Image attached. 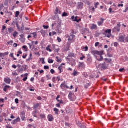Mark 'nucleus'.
Here are the masks:
<instances>
[{"mask_svg":"<svg viewBox=\"0 0 128 128\" xmlns=\"http://www.w3.org/2000/svg\"><path fill=\"white\" fill-rule=\"evenodd\" d=\"M66 38H68V42L72 44L76 40V36L74 35V31H73L70 35L66 36Z\"/></svg>","mask_w":128,"mask_h":128,"instance_id":"f257e3e1","label":"nucleus"},{"mask_svg":"<svg viewBox=\"0 0 128 128\" xmlns=\"http://www.w3.org/2000/svg\"><path fill=\"white\" fill-rule=\"evenodd\" d=\"M68 98L72 102H74L76 100V96H74V94L72 92H70L68 95Z\"/></svg>","mask_w":128,"mask_h":128,"instance_id":"f03ea898","label":"nucleus"},{"mask_svg":"<svg viewBox=\"0 0 128 128\" xmlns=\"http://www.w3.org/2000/svg\"><path fill=\"white\" fill-rule=\"evenodd\" d=\"M92 52L94 56L97 55V56H104L103 50H101V51L95 50V51H93Z\"/></svg>","mask_w":128,"mask_h":128,"instance_id":"7ed1b4c3","label":"nucleus"},{"mask_svg":"<svg viewBox=\"0 0 128 128\" xmlns=\"http://www.w3.org/2000/svg\"><path fill=\"white\" fill-rule=\"evenodd\" d=\"M105 34H106V36L108 38H110L112 36V30L108 29L106 30L105 32Z\"/></svg>","mask_w":128,"mask_h":128,"instance_id":"20e7f679","label":"nucleus"},{"mask_svg":"<svg viewBox=\"0 0 128 128\" xmlns=\"http://www.w3.org/2000/svg\"><path fill=\"white\" fill-rule=\"evenodd\" d=\"M85 68H86V64H84V63L80 62L78 64L79 70H84Z\"/></svg>","mask_w":128,"mask_h":128,"instance_id":"39448f33","label":"nucleus"},{"mask_svg":"<svg viewBox=\"0 0 128 128\" xmlns=\"http://www.w3.org/2000/svg\"><path fill=\"white\" fill-rule=\"evenodd\" d=\"M78 16H76L74 17V16H72L71 18V20L73 21V22H76L78 23L80 22H82V18H80L79 19Z\"/></svg>","mask_w":128,"mask_h":128,"instance_id":"423d86ee","label":"nucleus"},{"mask_svg":"<svg viewBox=\"0 0 128 128\" xmlns=\"http://www.w3.org/2000/svg\"><path fill=\"white\" fill-rule=\"evenodd\" d=\"M120 23L119 22L117 24V26L115 27L114 30H113V32H120Z\"/></svg>","mask_w":128,"mask_h":128,"instance_id":"0eeeda50","label":"nucleus"},{"mask_svg":"<svg viewBox=\"0 0 128 128\" xmlns=\"http://www.w3.org/2000/svg\"><path fill=\"white\" fill-rule=\"evenodd\" d=\"M90 28L92 30H97L98 28V25L96 24H90Z\"/></svg>","mask_w":128,"mask_h":128,"instance_id":"6e6552de","label":"nucleus"},{"mask_svg":"<svg viewBox=\"0 0 128 128\" xmlns=\"http://www.w3.org/2000/svg\"><path fill=\"white\" fill-rule=\"evenodd\" d=\"M100 66L103 70H107L108 68V64H106V62H104V64H100Z\"/></svg>","mask_w":128,"mask_h":128,"instance_id":"1a4fd4ad","label":"nucleus"},{"mask_svg":"<svg viewBox=\"0 0 128 128\" xmlns=\"http://www.w3.org/2000/svg\"><path fill=\"white\" fill-rule=\"evenodd\" d=\"M118 42H124V41L126 40V36H119Z\"/></svg>","mask_w":128,"mask_h":128,"instance_id":"9d476101","label":"nucleus"},{"mask_svg":"<svg viewBox=\"0 0 128 128\" xmlns=\"http://www.w3.org/2000/svg\"><path fill=\"white\" fill-rule=\"evenodd\" d=\"M4 82L7 84H10V82H12V80L10 79V78H4Z\"/></svg>","mask_w":128,"mask_h":128,"instance_id":"9b49d317","label":"nucleus"},{"mask_svg":"<svg viewBox=\"0 0 128 128\" xmlns=\"http://www.w3.org/2000/svg\"><path fill=\"white\" fill-rule=\"evenodd\" d=\"M100 20H101L100 22H97L98 26H102L106 20L104 19L103 18H100Z\"/></svg>","mask_w":128,"mask_h":128,"instance_id":"f8f14e48","label":"nucleus"},{"mask_svg":"<svg viewBox=\"0 0 128 128\" xmlns=\"http://www.w3.org/2000/svg\"><path fill=\"white\" fill-rule=\"evenodd\" d=\"M17 122H20V118L18 117L16 120H14L12 124H16Z\"/></svg>","mask_w":128,"mask_h":128,"instance_id":"ddd939ff","label":"nucleus"},{"mask_svg":"<svg viewBox=\"0 0 128 128\" xmlns=\"http://www.w3.org/2000/svg\"><path fill=\"white\" fill-rule=\"evenodd\" d=\"M60 88H62V90H64V88H70V87H68V86L64 84H62L61 85H60Z\"/></svg>","mask_w":128,"mask_h":128,"instance_id":"4468645a","label":"nucleus"},{"mask_svg":"<svg viewBox=\"0 0 128 128\" xmlns=\"http://www.w3.org/2000/svg\"><path fill=\"white\" fill-rule=\"evenodd\" d=\"M78 8L82 10L84 8V3L80 2L78 3Z\"/></svg>","mask_w":128,"mask_h":128,"instance_id":"2eb2a0df","label":"nucleus"},{"mask_svg":"<svg viewBox=\"0 0 128 128\" xmlns=\"http://www.w3.org/2000/svg\"><path fill=\"white\" fill-rule=\"evenodd\" d=\"M78 74H80V72L75 70H74V72L72 74V76H77Z\"/></svg>","mask_w":128,"mask_h":128,"instance_id":"dca6fc26","label":"nucleus"},{"mask_svg":"<svg viewBox=\"0 0 128 128\" xmlns=\"http://www.w3.org/2000/svg\"><path fill=\"white\" fill-rule=\"evenodd\" d=\"M62 66H66L65 64H60V66L58 67V69L60 70V74H62Z\"/></svg>","mask_w":128,"mask_h":128,"instance_id":"f3484780","label":"nucleus"},{"mask_svg":"<svg viewBox=\"0 0 128 128\" xmlns=\"http://www.w3.org/2000/svg\"><path fill=\"white\" fill-rule=\"evenodd\" d=\"M48 120H49V122H52V120H54V117H52V116L49 115L48 116Z\"/></svg>","mask_w":128,"mask_h":128,"instance_id":"a211bd4d","label":"nucleus"},{"mask_svg":"<svg viewBox=\"0 0 128 128\" xmlns=\"http://www.w3.org/2000/svg\"><path fill=\"white\" fill-rule=\"evenodd\" d=\"M8 88H10V86H6L4 87V91L5 92H7L8 90Z\"/></svg>","mask_w":128,"mask_h":128,"instance_id":"6ab92c4d","label":"nucleus"},{"mask_svg":"<svg viewBox=\"0 0 128 128\" xmlns=\"http://www.w3.org/2000/svg\"><path fill=\"white\" fill-rule=\"evenodd\" d=\"M14 53H11L10 54V58H13V60H16V58H14Z\"/></svg>","mask_w":128,"mask_h":128,"instance_id":"aec40b11","label":"nucleus"},{"mask_svg":"<svg viewBox=\"0 0 128 128\" xmlns=\"http://www.w3.org/2000/svg\"><path fill=\"white\" fill-rule=\"evenodd\" d=\"M50 48V45H48V47L46 48V50H48V52H52V50Z\"/></svg>","mask_w":128,"mask_h":128,"instance_id":"412c9836","label":"nucleus"},{"mask_svg":"<svg viewBox=\"0 0 128 128\" xmlns=\"http://www.w3.org/2000/svg\"><path fill=\"white\" fill-rule=\"evenodd\" d=\"M40 104H36L35 105H34V108L35 110H36V108H40Z\"/></svg>","mask_w":128,"mask_h":128,"instance_id":"4be33fe9","label":"nucleus"},{"mask_svg":"<svg viewBox=\"0 0 128 128\" xmlns=\"http://www.w3.org/2000/svg\"><path fill=\"white\" fill-rule=\"evenodd\" d=\"M98 62H102L104 60V57L102 56H100V58H97Z\"/></svg>","mask_w":128,"mask_h":128,"instance_id":"5701e85b","label":"nucleus"},{"mask_svg":"<svg viewBox=\"0 0 128 128\" xmlns=\"http://www.w3.org/2000/svg\"><path fill=\"white\" fill-rule=\"evenodd\" d=\"M56 60L57 62H62V59L58 58V56L56 57Z\"/></svg>","mask_w":128,"mask_h":128,"instance_id":"b1692460","label":"nucleus"},{"mask_svg":"<svg viewBox=\"0 0 128 128\" xmlns=\"http://www.w3.org/2000/svg\"><path fill=\"white\" fill-rule=\"evenodd\" d=\"M68 16V13L64 12L62 14V16L63 18H64L66 16Z\"/></svg>","mask_w":128,"mask_h":128,"instance_id":"393cba45","label":"nucleus"},{"mask_svg":"<svg viewBox=\"0 0 128 128\" xmlns=\"http://www.w3.org/2000/svg\"><path fill=\"white\" fill-rule=\"evenodd\" d=\"M56 14H61L60 11V10H58V8H56Z\"/></svg>","mask_w":128,"mask_h":128,"instance_id":"a878e982","label":"nucleus"},{"mask_svg":"<svg viewBox=\"0 0 128 128\" xmlns=\"http://www.w3.org/2000/svg\"><path fill=\"white\" fill-rule=\"evenodd\" d=\"M54 60L52 59L48 58V64H54Z\"/></svg>","mask_w":128,"mask_h":128,"instance_id":"bb28decb","label":"nucleus"},{"mask_svg":"<svg viewBox=\"0 0 128 128\" xmlns=\"http://www.w3.org/2000/svg\"><path fill=\"white\" fill-rule=\"evenodd\" d=\"M10 0H5L4 6H8V2H10Z\"/></svg>","mask_w":128,"mask_h":128,"instance_id":"cd10ccee","label":"nucleus"},{"mask_svg":"<svg viewBox=\"0 0 128 128\" xmlns=\"http://www.w3.org/2000/svg\"><path fill=\"white\" fill-rule=\"evenodd\" d=\"M8 32H10V34H12V32H14V28H8Z\"/></svg>","mask_w":128,"mask_h":128,"instance_id":"c85d7f7f","label":"nucleus"},{"mask_svg":"<svg viewBox=\"0 0 128 128\" xmlns=\"http://www.w3.org/2000/svg\"><path fill=\"white\" fill-rule=\"evenodd\" d=\"M0 58H1L2 60H4V53H0Z\"/></svg>","mask_w":128,"mask_h":128,"instance_id":"c756f323","label":"nucleus"},{"mask_svg":"<svg viewBox=\"0 0 128 128\" xmlns=\"http://www.w3.org/2000/svg\"><path fill=\"white\" fill-rule=\"evenodd\" d=\"M18 32H15L14 34H13V36L14 38H16V36H18Z\"/></svg>","mask_w":128,"mask_h":128,"instance_id":"7c9ffc66","label":"nucleus"},{"mask_svg":"<svg viewBox=\"0 0 128 128\" xmlns=\"http://www.w3.org/2000/svg\"><path fill=\"white\" fill-rule=\"evenodd\" d=\"M112 12L114 13V12H115L114 11H113V10H112V8H109V13H110V14H112Z\"/></svg>","mask_w":128,"mask_h":128,"instance_id":"2f4dec72","label":"nucleus"},{"mask_svg":"<svg viewBox=\"0 0 128 128\" xmlns=\"http://www.w3.org/2000/svg\"><path fill=\"white\" fill-rule=\"evenodd\" d=\"M40 62H42V63L43 64H46V62H44V58H40Z\"/></svg>","mask_w":128,"mask_h":128,"instance_id":"473e14b6","label":"nucleus"},{"mask_svg":"<svg viewBox=\"0 0 128 128\" xmlns=\"http://www.w3.org/2000/svg\"><path fill=\"white\" fill-rule=\"evenodd\" d=\"M104 60L106 61V62H112V59H108V58H105L104 59Z\"/></svg>","mask_w":128,"mask_h":128,"instance_id":"72a5a7b5","label":"nucleus"},{"mask_svg":"<svg viewBox=\"0 0 128 128\" xmlns=\"http://www.w3.org/2000/svg\"><path fill=\"white\" fill-rule=\"evenodd\" d=\"M83 50H84L85 52H88V47L86 46L85 48H83Z\"/></svg>","mask_w":128,"mask_h":128,"instance_id":"f704fd0d","label":"nucleus"},{"mask_svg":"<svg viewBox=\"0 0 128 128\" xmlns=\"http://www.w3.org/2000/svg\"><path fill=\"white\" fill-rule=\"evenodd\" d=\"M20 12L17 11L16 14V17L18 18L20 16Z\"/></svg>","mask_w":128,"mask_h":128,"instance_id":"c9c22d12","label":"nucleus"},{"mask_svg":"<svg viewBox=\"0 0 128 128\" xmlns=\"http://www.w3.org/2000/svg\"><path fill=\"white\" fill-rule=\"evenodd\" d=\"M98 6H100V3L98 2L95 4L94 6H95L96 8H98Z\"/></svg>","mask_w":128,"mask_h":128,"instance_id":"e433bc0d","label":"nucleus"},{"mask_svg":"<svg viewBox=\"0 0 128 128\" xmlns=\"http://www.w3.org/2000/svg\"><path fill=\"white\" fill-rule=\"evenodd\" d=\"M43 27L44 30H48V28H50V26H46L44 25L43 26Z\"/></svg>","mask_w":128,"mask_h":128,"instance_id":"4c0bfd02","label":"nucleus"},{"mask_svg":"<svg viewBox=\"0 0 128 128\" xmlns=\"http://www.w3.org/2000/svg\"><path fill=\"white\" fill-rule=\"evenodd\" d=\"M16 27L18 28V30H20V26H18V22H16Z\"/></svg>","mask_w":128,"mask_h":128,"instance_id":"58836bf2","label":"nucleus"},{"mask_svg":"<svg viewBox=\"0 0 128 128\" xmlns=\"http://www.w3.org/2000/svg\"><path fill=\"white\" fill-rule=\"evenodd\" d=\"M57 40H58V42H61L62 38H60V37H58Z\"/></svg>","mask_w":128,"mask_h":128,"instance_id":"ea45409f","label":"nucleus"},{"mask_svg":"<svg viewBox=\"0 0 128 128\" xmlns=\"http://www.w3.org/2000/svg\"><path fill=\"white\" fill-rule=\"evenodd\" d=\"M76 124L80 126V128H82V124H80V122L79 121H76Z\"/></svg>","mask_w":128,"mask_h":128,"instance_id":"a19ab883","label":"nucleus"},{"mask_svg":"<svg viewBox=\"0 0 128 128\" xmlns=\"http://www.w3.org/2000/svg\"><path fill=\"white\" fill-rule=\"evenodd\" d=\"M84 58H86V56H82V57L80 58V60H84Z\"/></svg>","mask_w":128,"mask_h":128,"instance_id":"79ce46f5","label":"nucleus"},{"mask_svg":"<svg viewBox=\"0 0 128 128\" xmlns=\"http://www.w3.org/2000/svg\"><path fill=\"white\" fill-rule=\"evenodd\" d=\"M22 48H24V50H25L26 52V50H28V46H22Z\"/></svg>","mask_w":128,"mask_h":128,"instance_id":"37998d69","label":"nucleus"},{"mask_svg":"<svg viewBox=\"0 0 128 128\" xmlns=\"http://www.w3.org/2000/svg\"><path fill=\"white\" fill-rule=\"evenodd\" d=\"M118 46V43L115 42L114 43V46H115L116 48Z\"/></svg>","mask_w":128,"mask_h":128,"instance_id":"c03bdc74","label":"nucleus"},{"mask_svg":"<svg viewBox=\"0 0 128 128\" xmlns=\"http://www.w3.org/2000/svg\"><path fill=\"white\" fill-rule=\"evenodd\" d=\"M44 70H50V66H44Z\"/></svg>","mask_w":128,"mask_h":128,"instance_id":"a18cd8bd","label":"nucleus"},{"mask_svg":"<svg viewBox=\"0 0 128 128\" xmlns=\"http://www.w3.org/2000/svg\"><path fill=\"white\" fill-rule=\"evenodd\" d=\"M32 34H33L34 38H36V32L32 33Z\"/></svg>","mask_w":128,"mask_h":128,"instance_id":"49530a36","label":"nucleus"},{"mask_svg":"<svg viewBox=\"0 0 128 128\" xmlns=\"http://www.w3.org/2000/svg\"><path fill=\"white\" fill-rule=\"evenodd\" d=\"M4 56H8V54H9V52H4Z\"/></svg>","mask_w":128,"mask_h":128,"instance_id":"de8ad7c7","label":"nucleus"},{"mask_svg":"<svg viewBox=\"0 0 128 128\" xmlns=\"http://www.w3.org/2000/svg\"><path fill=\"white\" fill-rule=\"evenodd\" d=\"M124 70V68L120 69L119 72H122Z\"/></svg>","mask_w":128,"mask_h":128,"instance_id":"09e8293b","label":"nucleus"},{"mask_svg":"<svg viewBox=\"0 0 128 128\" xmlns=\"http://www.w3.org/2000/svg\"><path fill=\"white\" fill-rule=\"evenodd\" d=\"M12 68H14V70H16V68H18V66H16L14 64V65L12 66Z\"/></svg>","mask_w":128,"mask_h":128,"instance_id":"8fccbe9b","label":"nucleus"},{"mask_svg":"<svg viewBox=\"0 0 128 128\" xmlns=\"http://www.w3.org/2000/svg\"><path fill=\"white\" fill-rule=\"evenodd\" d=\"M50 72L52 74H54V69H52L50 70Z\"/></svg>","mask_w":128,"mask_h":128,"instance_id":"3c124183","label":"nucleus"},{"mask_svg":"<svg viewBox=\"0 0 128 128\" xmlns=\"http://www.w3.org/2000/svg\"><path fill=\"white\" fill-rule=\"evenodd\" d=\"M27 80H28V76H26L23 78L24 82H26Z\"/></svg>","mask_w":128,"mask_h":128,"instance_id":"603ef678","label":"nucleus"},{"mask_svg":"<svg viewBox=\"0 0 128 128\" xmlns=\"http://www.w3.org/2000/svg\"><path fill=\"white\" fill-rule=\"evenodd\" d=\"M60 48H57V49H56V50H55V52H60Z\"/></svg>","mask_w":128,"mask_h":128,"instance_id":"864d4df0","label":"nucleus"},{"mask_svg":"<svg viewBox=\"0 0 128 128\" xmlns=\"http://www.w3.org/2000/svg\"><path fill=\"white\" fill-rule=\"evenodd\" d=\"M94 12H96V9L94 8H92V13L94 14Z\"/></svg>","mask_w":128,"mask_h":128,"instance_id":"5fc2aeb1","label":"nucleus"},{"mask_svg":"<svg viewBox=\"0 0 128 128\" xmlns=\"http://www.w3.org/2000/svg\"><path fill=\"white\" fill-rule=\"evenodd\" d=\"M18 102H19L18 99L16 98V99L15 100V102H16V104H18Z\"/></svg>","mask_w":128,"mask_h":128,"instance_id":"6e6d98bb","label":"nucleus"},{"mask_svg":"<svg viewBox=\"0 0 128 128\" xmlns=\"http://www.w3.org/2000/svg\"><path fill=\"white\" fill-rule=\"evenodd\" d=\"M100 44V42H97L95 44V46H98V45Z\"/></svg>","mask_w":128,"mask_h":128,"instance_id":"4d7b16f0","label":"nucleus"},{"mask_svg":"<svg viewBox=\"0 0 128 128\" xmlns=\"http://www.w3.org/2000/svg\"><path fill=\"white\" fill-rule=\"evenodd\" d=\"M8 44H14V41L11 40V41L8 42Z\"/></svg>","mask_w":128,"mask_h":128,"instance_id":"13d9d810","label":"nucleus"},{"mask_svg":"<svg viewBox=\"0 0 128 128\" xmlns=\"http://www.w3.org/2000/svg\"><path fill=\"white\" fill-rule=\"evenodd\" d=\"M60 98V96H58L56 98V100L58 102H60V100H58V98Z\"/></svg>","mask_w":128,"mask_h":128,"instance_id":"bf43d9fd","label":"nucleus"},{"mask_svg":"<svg viewBox=\"0 0 128 128\" xmlns=\"http://www.w3.org/2000/svg\"><path fill=\"white\" fill-rule=\"evenodd\" d=\"M52 82H56V77L52 78Z\"/></svg>","mask_w":128,"mask_h":128,"instance_id":"052dcab7","label":"nucleus"},{"mask_svg":"<svg viewBox=\"0 0 128 128\" xmlns=\"http://www.w3.org/2000/svg\"><path fill=\"white\" fill-rule=\"evenodd\" d=\"M26 56H28V54H26L25 55L22 56L23 58H26Z\"/></svg>","mask_w":128,"mask_h":128,"instance_id":"680f3d73","label":"nucleus"},{"mask_svg":"<svg viewBox=\"0 0 128 128\" xmlns=\"http://www.w3.org/2000/svg\"><path fill=\"white\" fill-rule=\"evenodd\" d=\"M38 72H40V74H44V70H42L40 71V70H38Z\"/></svg>","mask_w":128,"mask_h":128,"instance_id":"e2e57ef3","label":"nucleus"},{"mask_svg":"<svg viewBox=\"0 0 128 128\" xmlns=\"http://www.w3.org/2000/svg\"><path fill=\"white\" fill-rule=\"evenodd\" d=\"M125 42H128V36L125 38Z\"/></svg>","mask_w":128,"mask_h":128,"instance_id":"0e129e2a","label":"nucleus"},{"mask_svg":"<svg viewBox=\"0 0 128 128\" xmlns=\"http://www.w3.org/2000/svg\"><path fill=\"white\" fill-rule=\"evenodd\" d=\"M40 118H46V116L44 115H40Z\"/></svg>","mask_w":128,"mask_h":128,"instance_id":"69168bd1","label":"nucleus"},{"mask_svg":"<svg viewBox=\"0 0 128 128\" xmlns=\"http://www.w3.org/2000/svg\"><path fill=\"white\" fill-rule=\"evenodd\" d=\"M54 112H58V110L56 108H54Z\"/></svg>","mask_w":128,"mask_h":128,"instance_id":"338daca9","label":"nucleus"},{"mask_svg":"<svg viewBox=\"0 0 128 128\" xmlns=\"http://www.w3.org/2000/svg\"><path fill=\"white\" fill-rule=\"evenodd\" d=\"M128 12V8H126L124 11V12Z\"/></svg>","mask_w":128,"mask_h":128,"instance_id":"774afa93","label":"nucleus"}]
</instances>
